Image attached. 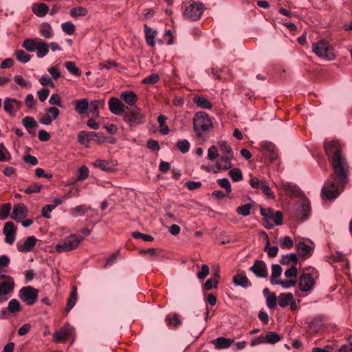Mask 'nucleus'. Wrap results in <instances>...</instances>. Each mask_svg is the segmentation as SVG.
Segmentation results:
<instances>
[{
  "label": "nucleus",
  "mask_w": 352,
  "mask_h": 352,
  "mask_svg": "<svg viewBox=\"0 0 352 352\" xmlns=\"http://www.w3.org/2000/svg\"><path fill=\"white\" fill-rule=\"evenodd\" d=\"M333 169L334 177L340 184L342 188H344L349 181V165L344 157L340 160L337 158L331 162Z\"/></svg>",
  "instance_id": "f257e3e1"
},
{
  "label": "nucleus",
  "mask_w": 352,
  "mask_h": 352,
  "mask_svg": "<svg viewBox=\"0 0 352 352\" xmlns=\"http://www.w3.org/2000/svg\"><path fill=\"white\" fill-rule=\"evenodd\" d=\"M193 129L199 138L212 127V122L208 115L203 111L197 112L193 117Z\"/></svg>",
  "instance_id": "f03ea898"
},
{
  "label": "nucleus",
  "mask_w": 352,
  "mask_h": 352,
  "mask_svg": "<svg viewBox=\"0 0 352 352\" xmlns=\"http://www.w3.org/2000/svg\"><path fill=\"white\" fill-rule=\"evenodd\" d=\"M122 116L124 120L130 127H134L144 122V115L137 106L131 108L126 107V110L122 113Z\"/></svg>",
  "instance_id": "7ed1b4c3"
},
{
  "label": "nucleus",
  "mask_w": 352,
  "mask_h": 352,
  "mask_svg": "<svg viewBox=\"0 0 352 352\" xmlns=\"http://www.w3.org/2000/svg\"><path fill=\"white\" fill-rule=\"evenodd\" d=\"M313 52L320 58L326 60H334L336 56L330 44L324 41L320 40L312 45Z\"/></svg>",
  "instance_id": "20e7f679"
},
{
  "label": "nucleus",
  "mask_w": 352,
  "mask_h": 352,
  "mask_svg": "<svg viewBox=\"0 0 352 352\" xmlns=\"http://www.w3.org/2000/svg\"><path fill=\"white\" fill-rule=\"evenodd\" d=\"M189 5L186 6L183 15L186 19L196 21L199 20L204 10V4L201 2H195L193 0L188 1Z\"/></svg>",
  "instance_id": "39448f33"
},
{
  "label": "nucleus",
  "mask_w": 352,
  "mask_h": 352,
  "mask_svg": "<svg viewBox=\"0 0 352 352\" xmlns=\"http://www.w3.org/2000/svg\"><path fill=\"white\" fill-rule=\"evenodd\" d=\"M83 240V236L71 234L63 242L58 243L55 248L58 252H69L76 249Z\"/></svg>",
  "instance_id": "423d86ee"
},
{
  "label": "nucleus",
  "mask_w": 352,
  "mask_h": 352,
  "mask_svg": "<svg viewBox=\"0 0 352 352\" xmlns=\"http://www.w3.org/2000/svg\"><path fill=\"white\" fill-rule=\"evenodd\" d=\"M343 189L339 183L336 185L334 182L327 181L321 190V195L323 199H335L340 195Z\"/></svg>",
  "instance_id": "0eeeda50"
},
{
  "label": "nucleus",
  "mask_w": 352,
  "mask_h": 352,
  "mask_svg": "<svg viewBox=\"0 0 352 352\" xmlns=\"http://www.w3.org/2000/svg\"><path fill=\"white\" fill-rule=\"evenodd\" d=\"M324 149L331 162L344 157L342 154L341 146L338 141L332 140L324 144Z\"/></svg>",
  "instance_id": "6e6552de"
},
{
  "label": "nucleus",
  "mask_w": 352,
  "mask_h": 352,
  "mask_svg": "<svg viewBox=\"0 0 352 352\" xmlns=\"http://www.w3.org/2000/svg\"><path fill=\"white\" fill-rule=\"evenodd\" d=\"M38 290L32 286L22 287L19 292L20 299L27 305H33L38 298Z\"/></svg>",
  "instance_id": "1a4fd4ad"
},
{
  "label": "nucleus",
  "mask_w": 352,
  "mask_h": 352,
  "mask_svg": "<svg viewBox=\"0 0 352 352\" xmlns=\"http://www.w3.org/2000/svg\"><path fill=\"white\" fill-rule=\"evenodd\" d=\"M315 280L310 274L303 273L298 280L299 289L301 292H307L312 289Z\"/></svg>",
  "instance_id": "9d476101"
},
{
  "label": "nucleus",
  "mask_w": 352,
  "mask_h": 352,
  "mask_svg": "<svg viewBox=\"0 0 352 352\" xmlns=\"http://www.w3.org/2000/svg\"><path fill=\"white\" fill-rule=\"evenodd\" d=\"M250 271L258 278H266L268 276L266 264L262 260H256Z\"/></svg>",
  "instance_id": "9b49d317"
},
{
  "label": "nucleus",
  "mask_w": 352,
  "mask_h": 352,
  "mask_svg": "<svg viewBox=\"0 0 352 352\" xmlns=\"http://www.w3.org/2000/svg\"><path fill=\"white\" fill-rule=\"evenodd\" d=\"M16 232V227L14 226V223L12 221L6 222L4 225L3 232L5 237V242L12 245L14 240Z\"/></svg>",
  "instance_id": "f8f14e48"
},
{
  "label": "nucleus",
  "mask_w": 352,
  "mask_h": 352,
  "mask_svg": "<svg viewBox=\"0 0 352 352\" xmlns=\"http://www.w3.org/2000/svg\"><path fill=\"white\" fill-rule=\"evenodd\" d=\"M60 113L57 107H51L46 110L45 115L40 119V122L45 125H50L53 120H55Z\"/></svg>",
  "instance_id": "ddd939ff"
},
{
  "label": "nucleus",
  "mask_w": 352,
  "mask_h": 352,
  "mask_svg": "<svg viewBox=\"0 0 352 352\" xmlns=\"http://www.w3.org/2000/svg\"><path fill=\"white\" fill-rule=\"evenodd\" d=\"M14 287V282L12 279L0 283V302L8 300L6 296L10 294Z\"/></svg>",
  "instance_id": "4468645a"
},
{
  "label": "nucleus",
  "mask_w": 352,
  "mask_h": 352,
  "mask_svg": "<svg viewBox=\"0 0 352 352\" xmlns=\"http://www.w3.org/2000/svg\"><path fill=\"white\" fill-rule=\"evenodd\" d=\"M233 158L234 156L222 155L216 163L215 167L217 170H214L213 172L217 173L221 170H226L230 169L232 166L231 161Z\"/></svg>",
  "instance_id": "2eb2a0df"
},
{
  "label": "nucleus",
  "mask_w": 352,
  "mask_h": 352,
  "mask_svg": "<svg viewBox=\"0 0 352 352\" xmlns=\"http://www.w3.org/2000/svg\"><path fill=\"white\" fill-rule=\"evenodd\" d=\"M109 107L111 112L115 115H122L126 110L121 101L117 98H111L109 99Z\"/></svg>",
  "instance_id": "dca6fc26"
},
{
  "label": "nucleus",
  "mask_w": 352,
  "mask_h": 352,
  "mask_svg": "<svg viewBox=\"0 0 352 352\" xmlns=\"http://www.w3.org/2000/svg\"><path fill=\"white\" fill-rule=\"evenodd\" d=\"M26 208L24 204H19L14 206L11 217L17 222L21 221L26 216Z\"/></svg>",
  "instance_id": "f3484780"
},
{
  "label": "nucleus",
  "mask_w": 352,
  "mask_h": 352,
  "mask_svg": "<svg viewBox=\"0 0 352 352\" xmlns=\"http://www.w3.org/2000/svg\"><path fill=\"white\" fill-rule=\"evenodd\" d=\"M71 333V328L69 324H65L58 331L54 334V338L56 341L61 342L65 340Z\"/></svg>",
  "instance_id": "a211bd4d"
},
{
  "label": "nucleus",
  "mask_w": 352,
  "mask_h": 352,
  "mask_svg": "<svg viewBox=\"0 0 352 352\" xmlns=\"http://www.w3.org/2000/svg\"><path fill=\"white\" fill-rule=\"evenodd\" d=\"M37 239L34 236H28L23 245H17V250L21 252H28L35 246Z\"/></svg>",
  "instance_id": "6ab92c4d"
},
{
  "label": "nucleus",
  "mask_w": 352,
  "mask_h": 352,
  "mask_svg": "<svg viewBox=\"0 0 352 352\" xmlns=\"http://www.w3.org/2000/svg\"><path fill=\"white\" fill-rule=\"evenodd\" d=\"M233 283L243 288H248L252 286V283L248 278L242 274H237L232 278Z\"/></svg>",
  "instance_id": "aec40b11"
},
{
  "label": "nucleus",
  "mask_w": 352,
  "mask_h": 352,
  "mask_svg": "<svg viewBox=\"0 0 352 352\" xmlns=\"http://www.w3.org/2000/svg\"><path fill=\"white\" fill-rule=\"evenodd\" d=\"M120 98L123 100L126 103L131 106V107H133L136 106V102L138 100V96L131 91H124L121 94Z\"/></svg>",
  "instance_id": "412c9836"
},
{
  "label": "nucleus",
  "mask_w": 352,
  "mask_h": 352,
  "mask_svg": "<svg viewBox=\"0 0 352 352\" xmlns=\"http://www.w3.org/2000/svg\"><path fill=\"white\" fill-rule=\"evenodd\" d=\"M310 204L308 202L302 203L296 210V215L302 220H305L309 215Z\"/></svg>",
  "instance_id": "4be33fe9"
},
{
  "label": "nucleus",
  "mask_w": 352,
  "mask_h": 352,
  "mask_svg": "<svg viewBox=\"0 0 352 352\" xmlns=\"http://www.w3.org/2000/svg\"><path fill=\"white\" fill-rule=\"evenodd\" d=\"M261 150L268 152V157L271 160H275L278 157L274 144L271 142H264L261 144Z\"/></svg>",
  "instance_id": "5701e85b"
},
{
  "label": "nucleus",
  "mask_w": 352,
  "mask_h": 352,
  "mask_svg": "<svg viewBox=\"0 0 352 352\" xmlns=\"http://www.w3.org/2000/svg\"><path fill=\"white\" fill-rule=\"evenodd\" d=\"M294 301V295L289 293H282L278 297V302L280 307H285Z\"/></svg>",
  "instance_id": "b1692460"
},
{
  "label": "nucleus",
  "mask_w": 352,
  "mask_h": 352,
  "mask_svg": "<svg viewBox=\"0 0 352 352\" xmlns=\"http://www.w3.org/2000/svg\"><path fill=\"white\" fill-rule=\"evenodd\" d=\"M94 165L95 167L99 168L102 170L107 172H112L115 170V168L113 164L111 162H107L104 160H97L94 162Z\"/></svg>",
  "instance_id": "393cba45"
},
{
  "label": "nucleus",
  "mask_w": 352,
  "mask_h": 352,
  "mask_svg": "<svg viewBox=\"0 0 352 352\" xmlns=\"http://www.w3.org/2000/svg\"><path fill=\"white\" fill-rule=\"evenodd\" d=\"M48 11L49 8L45 3H41L32 6V12L38 16H44Z\"/></svg>",
  "instance_id": "a878e982"
},
{
  "label": "nucleus",
  "mask_w": 352,
  "mask_h": 352,
  "mask_svg": "<svg viewBox=\"0 0 352 352\" xmlns=\"http://www.w3.org/2000/svg\"><path fill=\"white\" fill-rule=\"evenodd\" d=\"M144 27L145 30V37L146 43L148 45L153 47L155 45L154 38L156 36L157 31L153 30L146 24H144Z\"/></svg>",
  "instance_id": "bb28decb"
},
{
  "label": "nucleus",
  "mask_w": 352,
  "mask_h": 352,
  "mask_svg": "<svg viewBox=\"0 0 352 352\" xmlns=\"http://www.w3.org/2000/svg\"><path fill=\"white\" fill-rule=\"evenodd\" d=\"M77 288L74 287L72 288L69 298L67 300V306L65 309V312L68 313L74 307L77 300Z\"/></svg>",
  "instance_id": "cd10ccee"
},
{
  "label": "nucleus",
  "mask_w": 352,
  "mask_h": 352,
  "mask_svg": "<svg viewBox=\"0 0 352 352\" xmlns=\"http://www.w3.org/2000/svg\"><path fill=\"white\" fill-rule=\"evenodd\" d=\"M312 248L304 242H299L297 245V250L302 257H307L311 255Z\"/></svg>",
  "instance_id": "c85d7f7f"
},
{
  "label": "nucleus",
  "mask_w": 352,
  "mask_h": 352,
  "mask_svg": "<svg viewBox=\"0 0 352 352\" xmlns=\"http://www.w3.org/2000/svg\"><path fill=\"white\" fill-rule=\"evenodd\" d=\"M282 273V268L278 264H274L272 265V276L270 278V283L272 285H276L280 280L276 278H278Z\"/></svg>",
  "instance_id": "c756f323"
},
{
  "label": "nucleus",
  "mask_w": 352,
  "mask_h": 352,
  "mask_svg": "<svg viewBox=\"0 0 352 352\" xmlns=\"http://www.w3.org/2000/svg\"><path fill=\"white\" fill-rule=\"evenodd\" d=\"M89 107V102L87 99H80L76 102L75 111L79 114H84Z\"/></svg>",
  "instance_id": "7c9ffc66"
},
{
  "label": "nucleus",
  "mask_w": 352,
  "mask_h": 352,
  "mask_svg": "<svg viewBox=\"0 0 352 352\" xmlns=\"http://www.w3.org/2000/svg\"><path fill=\"white\" fill-rule=\"evenodd\" d=\"M192 101L200 108L207 109H210L212 108L211 103L208 101V100L204 97L196 96L193 97Z\"/></svg>",
  "instance_id": "2f4dec72"
},
{
  "label": "nucleus",
  "mask_w": 352,
  "mask_h": 352,
  "mask_svg": "<svg viewBox=\"0 0 352 352\" xmlns=\"http://www.w3.org/2000/svg\"><path fill=\"white\" fill-rule=\"evenodd\" d=\"M36 56L38 58H41L46 56L49 52V46L47 43L38 41V43L37 45V47L36 49Z\"/></svg>",
  "instance_id": "473e14b6"
},
{
  "label": "nucleus",
  "mask_w": 352,
  "mask_h": 352,
  "mask_svg": "<svg viewBox=\"0 0 352 352\" xmlns=\"http://www.w3.org/2000/svg\"><path fill=\"white\" fill-rule=\"evenodd\" d=\"M38 41L33 38H27L23 41L22 46L28 52H34L37 47Z\"/></svg>",
  "instance_id": "72a5a7b5"
},
{
  "label": "nucleus",
  "mask_w": 352,
  "mask_h": 352,
  "mask_svg": "<svg viewBox=\"0 0 352 352\" xmlns=\"http://www.w3.org/2000/svg\"><path fill=\"white\" fill-rule=\"evenodd\" d=\"M166 321L169 327L177 328L181 324V320L179 318V314H177L167 316Z\"/></svg>",
  "instance_id": "f704fd0d"
},
{
  "label": "nucleus",
  "mask_w": 352,
  "mask_h": 352,
  "mask_svg": "<svg viewBox=\"0 0 352 352\" xmlns=\"http://www.w3.org/2000/svg\"><path fill=\"white\" fill-rule=\"evenodd\" d=\"M232 342V340L227 339L223 337H219L214 341L217 349L228 348L231 345Z\"/></svg>",
  "instance_id": "c9c22d12"
},
{
  "label": "nucleus",
  "mask_w": 352,
  "mask_h": 352,
  "mask_svg": "<svg viewBox=\"0 0 352 352\" xmlns=\"http://www.w3.org/2000/svg\"><path fill=\"white\" fill-rule=\"evenodd\" d=\"M65 66L71 74H72L75 76H80L81 75L80 70L76 66V65L74 62H73V61L65 62Z\"/></svg>",
  "instance_id": "e433bc0d"
},
{
  "label": "nucleus",
  "mask_w": 352,
  "mask_h": 352,
  "mask_svg": "<svg viewBox=\"0 0 352 352\" xmlns=\"http://www.w3.org/2000/svg\"><path fill=\"white\" fill-rule=\"evenodd\" d=\"M87 10L85 8L81 6L74 8L69 12L70 15L74 18L85 16L87 14Z\"/></svg>",
  "instance_id": "4c0bfd02"
},
{
  "label": "nucleus",
  "mask_w": 352,
  "mask_h": 352,
  "mask_svg": "<svg viewBox=\"0 0 352 352\" xmlns=\"http://www.w3.org/2000/svg\"><path fill=\"white\" fill-rule=\"evenodd\" d=\"M290 262H292L294 264L298 263V258L296 254L292 253L283 255L280 260V263L282 265H289Z\"/></svg>",
  "instance_id": "58836bf2"
},
{
  "label": "nucleus",
  "mask_w": 352,
  "mask_h": 352,
  "mask_svg": "<svg viewBox=\"0 0 352 352\" xmlns=\"http://www.w3.org/2000/svg\"><path fill=\"white\" fill-rule=\"evenodd\" d=\"M167 118L165 116L160 115L157 118L160 131L162 134L166 135L169 133V127L166 124V120Z\"/></svg>",
  "instance_id": "ea45409f"
},
{
  "label": "nucleus",
  "mask_w": 352,
  "mask_h": 352,
  "mask_svg": "<svg viewBox=\"0 0 352 352\" xmlns=\"http://www.w3.org/2000/svg\"><path fill=\"white\" fill-rule=\"evenodd\" d=\"M218 146L220 151L223 153V155L234 156L232 148L226 141H219L218 142Z\"/></svg>",
  "instance_id": "a19ab883"
},
{
  "label": "nucleus",
  "mask_w": 352,
  "mask_h": 352,
  "mask_svg": "<svg viewBox=\"0 0 352 352\" xmlns=\"http://www.w3.org/2000/svg\"><path fill=\"white\" fill-rule=\"evenodd\" d=\"M16 58L22 63L30 61L31 56L22 50H17L15 52Z\"/></svg>",
  "instance_id": "79ce46f5"
},
{
  "label": "nucleus",
  "mask_w": 352,
  "mask_h": 352,
  "mask_svg": "<svg viewBox=\"0 0 352 352\" xmlns=\"http://www.w3.org/2000/svg\"><path fill=\"white\" fill-rule=\"evenodd\" d=\"M253 206V204H246L244 205H242L241 206H239L236 209V212L242 216L247 217L250 215V210Z\"/></svg>",
  "instance_id": "37998d69"
},
{
  "label": "nucleus",
  "mask_w": 352,
  "mask_h": 352,
  "mask_svg": "<svg viewBox=\"0 0 352 352\" xmlns=\"http://www.w3.org/2000/svg\"><path fill=\"white\" fill-rule=\"evenodd\" d=\"M104 100H93L90 103V112L96 118L99 117L98 108L100 105L104 104Z\"/></svg>",
  "instance_id": "c03bdc74"
},
{
  "label": "nucleus",
  "mask_w": 352,
  "mask_h": 352,
  "mask_svg": "<svg viewBox=\"0 0 352 352\" xmlns=\"http://www.w3.org/2000/svg\"><path fill=\"white\" fill-rule=\"evenodd\" d=\"M264 250L267 252V256L270 258L276 256L278 252V248L276 245L270 246L269 241H267Z\"/></svg>",
  "instance_id": "a18cd8bd"
},
{
  "label": "nucleus",
  "mask_w": 352,
  "mask_h": 352,
  "mask_svg": "<svg viewBox=\"0 0 352 352\" xmlns=\"http://www.w3.org/2000/svg\"><path fill=\"white\" fill-rule=\"evenodd\" d=\"M8 310L12 314L20 311L21 305L19 302L16 299L11 300L8 303Z\"/></svg>",
  "instance_id": "49530a36"
},
{
  "label": "nucleus",
  "mask_w": 352,
  "mask_h": 352,
  "mask_svg": "<svg viewBox=\"0 0 352 352\" xmlns=\"http://www.w3.org/2000/svg\"><path fill=\"white\" fill-rule=\"evenodd\" d=\"M11 156L3 143H0V162H8Z\"/></svg>",
  "instance_id": "de8ad7c7"
},
{
  "label": "nucleus",
  "mask_w": 352,
  "mask_h": 352,
  "mask_svg": "<svg viewBox=\"0 0 352 352\" xmlns=\"http://www.w3.org/2000/svg\"><path fill=\"white\" fill-rule=\"evenodd\" d=\"M266 340L268 343L275 344L280 340L281 337L274 331H270L266 334Z\"/></svg>",
  "instance_id": "09e8293b"
},
{
  "label": "nucleus",
  "mask_w": 352,
  "mask_h": 352,
  "mask_svg": "<svg viewBox=\"0 0 352 352\" xmlns=\"http://www.w3.org/2000/svg\"><path fill=\"white\" fill-rule=\"evenodd\" d=\"M3 109L10 116L14 115V104L12 102V98H6L3 102Z\"/></svg>",
  "instance_id": "8fccbe9b"
},
{
  "label": "nucleus",
  "mask_w": 352,
  "mask_h": 352,
  "mask_svg": "<svg viewBox=\"0 0 352 352\" xmlns=\"http://www.w3.org/2000/svg\"><path fill=\"white\" fill-rule=\"evenodd\" d=\"M229 175L234 182H239L243 179L242 172L237 168L230 170L229 171Z\"/></svg>",
  "instance_id": "3c124183"
},
{
  "label": "nucleus",
  "mask_w": 352,
  "mask_h": 352,
  "mask_svg": "<svg viewBox=\"0 0 352 352\" xmlns=\"http://www.w3.org/2000/svg\"><path fill=\"white\" fill-rule=\"evenodd\" d=\"M62 30L64 32L69 35H72L75 32L76 27L72 22H65L61 25Z\"/></svg>",
  "instance_id": "603ef678"
},
{
  "label": "nucleus",
  "mask_w": 352,
  "mask_h": 352,
  "mask_svg": "<svg viewBox=\"0 0 352 352\" xmlns=\"http://www.w3.org/2000/svg\"><path fill=\"white\" fill-rule=\"evenodd\" d=\"M40 34L46 38H50L52 36V28L49 24H43L40 29Z\"/></svg>",
  "instance_id": "864d4df0"
},
{
  "label": "nucleus",
  "mask_w": 352,
  "mask_h": 352,
  "mask_svg": "<svg viewBox=\"0 0 352 352\" xmlns=\"http://www.w3.org/2000/svg\"><path fill=\"white\" fill-rule=\"evenodd\" d=\"M42 185L37 183L31 184L23 191L26 194L38 193L41 191Z\"/></svg>",
  "instance_id": "5fc2aeb1"
},
{
  "label": "nucleus",
  "mask_w": 352,
  "mask_h": 352,
  "mask_svg": "<svg viewBox=\"0 0 352 352\" xmlns=\"http://www.w3.org/2000/svg\"><path fill=\"white\" fill-rule=\"evenodd\" d=\"M177 148L182 153H186L190 148V143L187 140H180L177 142Z\"/></svg>",
  "instance_id": "6e6d98bb"
},
{
  "label": "nucleus",
  "mask_w": 352,
  "mask_h": 352,
  "mask_svg": "<svg viewBox=\"0 0 352 352\" xmlns=\"http://www.w3.org/2000/svg\"><path fill=\"white\" fill-rule=\"evenodd\" d=\"M78 142L80 144L85 145L87 147L89 146V144L91 140L87 135V132H86L85 131H80L78 133Z\"/></svg>",
  "instance_id": "4d7b16f0"
},
{
  "label": "nucleus",
  "mask_w": 352,
  "mask_h": 352,
  "mask_svg": "<svg viewBox=\"0 0 352 352\" xmlns=\"http://www.w3.org/2000/svg\"><path fill=\"white\" fill-rule=\"evenodd\" d=\"M89 168L86 166H82L79 168L77 181H83L89 176Z\"/></svg>",
  "instance_id": "13d9d810"
},
{
  "label": "nucleus",
  "mask_w": 352,
  "mask_h": 352,
  "mask_svg": "<svg viewBox=\"0 0 352 352\" xmlns=\"http://www.w3.org/2000/svg\"><path fill=\"white\" fill-rule=\"evenodd\" d=\"M160 80V76L157 74H152L142 80V83L153 85Z\"/></svg>",
  "instance_id": "bf43d9fd"
},
{
  "label": "nucleus",
  "mask_w": 352,
  "mask_h": 352,
  "mask_svg": "<svg viewBox=\"0 0 352 352\" xmlns=\"http://www.w3.org/2000/svg\"><path fill=\"white\" fill-rule=\"evenodd\" d=\"M10 210H11V204H3L1 208L0 219H6L9 216Z\"/></svg>",
  "instance_id": "052dcab7"
},
{
  "label": "nucleus",
  "mask_w": 352,
  "mask_h": 352,
  "mask_svg": "<svg viewBox=\"0 0 352 352\" xmlns=\"http://www.w3.org/2000/svg\"><path fill=\"white\" fill-rule=\"evenodd\" d=\"M22 123L26 129H31L35 127L36 125V122L34 119L30 116L25 117L22 120Z\"/></svg>",
  "instance_id": "680f3d73"
},
{
  "label": "nucleus",
  "mask_w": 352,
  "mask_h": 352,
  "mask_svg": "<svg viewBox=\"0 0 352 352\" xmlns=\"http://www.w3.org/2000/svg\"><path fill=\"white\" fill-rule=\"evenodd\" d=\"M265 183V182L264 180H260L255 177H251L250 179V184L251 187L254 189L261 188Z\"/></svg>",
  "instance_id": "e2e57ef3"
},
{
  "label": "nucleus",
  "mask_w": 352,
  "mask_h": 352,
  "mask_svg": "<svg viewBox=\"0 0 352 352\" xmlns=\"http://www.w3.org/2000/svg\"><path fill=\"white\" fill-rule=\"evenodd\" d=\"M219 185L226 189V194H230L232 191L231 185L227 178H222L218 180Z\"/></svg>",
  "instance_id": "0e129e2a"
},
{
  "label": "nucleus",
  "mask_w": 352,
  "mask_h": 352,
  "mask_svg": "<svg viewBox=\"0 0 352 352\" xmlns=\"http://www.w3.org/2000/svg\"><path fill=\"white\" fill-rule=\"evenodd\" d=\"M294 246L292 239L289 236H285L280 242L282 248L291 249Z\"/></svg>",
  "instance_id": "69168bd1"
},
{
  "label": "nucleus",
  "mask_w": 352,
  "mask_h": 352,
  "mask_svg": "<svg viewBox=\"0 0 352 352\" xmlns=\"http://www.w3.org/2000/svg\"><path fill=\"white\" fill-rule=\"evenodd\" d=\"M273 220L276 225L280 226L283 223V214L280 211L273 212V214L271 215L270 219Z\"/></svg>",
  "instance_id": "338daca9"
},
{
  "label": "nucleus",
  "mask_w": 352,
  "mask_h": 352,
  "mask_svg": "<svg viewBox=\"0 0 352 352\" xmlns=\"http://www.w3.org/2000/svg\"><path fill=\"white\" fill-rule=\"evenodd\" d=\"M263 193L266 196L267 199H274L275 195L270 189V186L267 185L266 182L261 188Z\"/></svg>",
  "instance_id": "774afa93"
}]
</instances>
